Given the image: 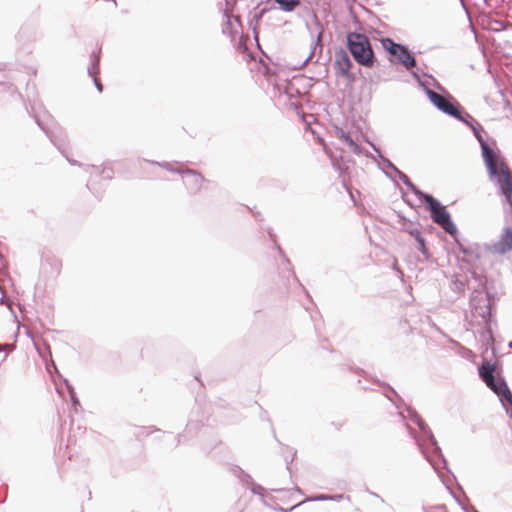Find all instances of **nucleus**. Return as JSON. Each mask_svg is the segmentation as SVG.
<instances>
[{"mask_svg": "<svg viewBox=\"0 0 512 512\" xmlns=\"http://www.w3.org/2000/svg\"><path fill=\"white\" fill-rule=\"evenodd\" d=\"M459 121L465 123L473 132V135L480 144L484 164L491 181L498 187L500 194L504 197V211L512 213V172L502 157L493 139L485 140L482 132L483 126L469 113L459 108Z\"/></svg>", "mask_w": 512, "mask_h": 512, "instance_id": "obj_1", "label": "nucleus"}, {"mask_svg": "<svg viewBox=\"0 0 512 512\" xmlns=\"http://www.w3.org/2000/svg\"><path fill=\"white\" fill-rule=\"evenodd\" d=\"M348 146L350 147L351 151L354 154H356V155L364 154L367 158L375 160V157L373 154H371L368 151H364V149L360 145H358L353 139H349Z\"/></svg>", "mask_w": 512, "mask_h": 512, "instance_id": "obj_27", "label": "nucleus"}, {"mask_svg": "<svg viewBox=\"0 0 512 512\" xmlns=\"http://www.w3.org/2000/svg\"><path fill=\"white\" fill-rule=\"evenodd\" d=\"M192 426H193V424H192V423H188V424H187V427H186V431H187V432H190V431H191V429H192Z\"/></svg>", "mask_w": 512, "mask_h": 512, "instance_id": "obj_45", "label": "nucleus"}, {"mask_svg": "<svg viewBox=\"0 0 512 512\" xmlns=\"http://www.w3.org/2000/svg\"><path fill=\"white\" fill-rule=\"evenodd\" d=\"M382 47L392 56L395 51L400 47V43H396L391 38L381 39Z\"/></svg>", "mask_w": 512, "mask_h": 512, "instance_id": "obj_26", "label": "nucleus"}, {"mask_svg": "<svg viewBox=\"0 0 512 512\" xmlns=\"http://www.w3.org/2000/svg\"><path fill=\"white\" fill-rule=\"evenodd\" d=\"M474 40L478 45V48L481 50V53L485 59H488L495 52H498L500 49V44H498L494 38L491 37V34H473Z\"/></svg>", "mask_w": 512, "mask_h": 512, "instance_id": "obj_13", "label": "nucleus"}, {"mask_svg": "<svg viewBox=\"0 0 512 512\" xmlns=\"http://www.w3.org/2000/svg\"><path fill=\"white\" fill-rule=\"evenodd\" d=\"M265 75L267 76L268 82L272 83L275 81L276 77L273 73H270V69L265 67Z\"/></svg>", "mask_w": 512, "mask_h": 512, "instance_id": "obj_38", "label": "nucleus"}, {"mask_svg": "<svg viewBox=\"0 0 512 512\" xmlns=\"http://www.w3.org/2000/svg\"><path fill=\"white\" fill-rule=\"evenodd\" d=\"M392 57H395L397 62L402 64L409 71L412 70L417 63L415 56L410 52L408 47L403 44L400 45Z\"/></svg>", "mask_w": 512, "mask_h": 512, "instance_id": "obj_16", "label": "nucleus"}, {"mask_svg": "<svg viewBox=\"0 0 512 512\" xmlns=\"http://www.w3.org/2000/svg\"><path fill=\"white\" fill-rule=\"evenodd\" d=\"M250 490L253 494H257L263 497L264 488L260 484H257L255 482L252 483V485L250 486Z\"/></svg>", "mask_w": 512, "mask_h": 512, "instance_id": "obj_33", "label": "nucleus"}, {"mask_svg": "<svg viewBox=\"0 0 512 512\" xmlns=\"http://www.w3.org/2000/svg\"><path fill=\"white\" fill-rule=\"evenodd\" d=\"M149 163L151 164H155V165H158L164 169H166L167 171H170V172H176L177 173V170H183L181 167H178V168H174L173 167V164L169 163V162H157V161H148Z\"/></svg>", "mask_w": 512, "mask_h": 512, "instance_id": "obj_29", "label": "nucleus"}, {"mask_svg": "<svg viewBox=\"0 0 512 512\" xmlns=\"http://www.w3.org/2000/svg\"><path fill=\"white\" fill-rule=\"evenodd\" d=\"M182 437H185V434H179V435L177 436V442H178V443L181 441V438H182Z\"/></svg>", "mask_w": 512, "mask_h": 512, "instance_id": "obj_49", "label": "nucleus"}, {"mask_svg": "<svg viewBox=\"0 0 512 512\" xmlns=\"http://www.w3.org/2000/svg\"><path fill=\"white\" fill-rule=\"evenodd\" d=\"M406 411L408 412L410 419L415 423V414H418L417 411L410 406H406Z\"/></svg>", "mask_w": 512, "mask_h": 512, "instance_id": "obj_37", "label": "nucleus"}, {"mask_svg": "<svg viewBox=\"0 0 512 512\" xmlns=\"http://www.w3.org/2000/svg\"><path fill=\"white\" fill-rule=\"evenodd\" d=\"M393 269L396 270L400 275H403V272L397 267L396 263L393 265Z\"/></svg>", "mask_w": 512, "mask_h": 512, "instance_id": "obj_43", "label": "nucleus"}, {"mask_svg": "<svg viewBox=\"0 0 512 512\" xmlns=\"http://www.w3.org/2000/svg\"><path fill=\"white\" fill-rule=\"evenodd\" d=\"M323 35L324 34H321V33L317 34L315 41H312V43H311V50H310L309 54L305 57V59L299 64L292 65V68L294 70H299V69L303 68L312 59V57L316 53H319V55H321L322 50H323V40H322Z\"/></svg>", "mask_w": 512, "mask_h": 512, "instance_id": "obj_17", "label": "nucleus"}, {"mask_svg": "<svg viewBox=\"0 0 512 512\" xmlns=\"http://www.w3.org/2000/svg\"><path fill=\"white\" fill-rule=\"evenodd\" d=\"M478 374L486 386L499 397L503 408L512 419V392L505 379L496 376V364L487 360L483 361L478 368Z\"/></svg>", "mask_w": 512, "mask_h": 512, "instance_id": "obj_4", "label": "nucleus"}, {"mask_svg": "<svg viewBox=\"0 0 512 512\" xmlns=\"http://www.w3.org/2000/svg\"><path fill=\"white\" fill-rule=\"evenodd\" d=\"M276 248H277L279 254L283 257V262L285 264V269H287L293 275L295 280L298 281V279L296 278V275L292 271L291 263H290L289 259L286 258L285 255H284V251L282 250V248L279 245H276Z\"/></svg>", "mask_w": 512, "mask_h": 512, "instance_id": "obj_30", "label": "nucleus"}, {"mask_svg": "<svg viewBox=\"0 0 512 512\" xmlns=\"http://www.w3.org/2000/svg\"><path fill=\"white\" fill-rule=\"evenodd\" d=\"M239 480L243 485H252V483H254L250 474H248L246 472L242 475L241 478H239Z\"/></svg>", "mask_w": 512, "mask_h": 512, "instance_id": "obj_35", "label": "nucleus"}, {"mask_svg": "<svg viewBox=\"0 0 512 512\" xmlns=\"http://www.w3.org/2000/svg\"><path fill=\"white\" fill-rule=\"evenodd\" d=\"M277 4L278 8L284 12H292L300 6L301 0H266L265 4Z\"/></svg>", "mask_w": 512, "mask_h": 512, "instance_id": "obj_22", "label": "nucleus"}, {"mask_svg": "<svg viewBox=\"0 0 512 512\" xmlns=\"http://www.w3.org/2000/svg\"><path fill=\"white\" fill-rule=\"evenodd\" d=\"M6 69V64L3 62H0V71H3Z\"/></svg>", "mask_w": 512, "mask_h": 512, "instance_id": "obj_44", "label": "nucleus"}, {"mask_svg": "<svg viewBox=\"0 0 512 512\" xmlns=\"http://www.w3.org/2000/svg\"><path fill=\"white\" fill-rule=\"evenodd\" d=\"M31 116L35 119L39 128L47 135L52 144L60 151L71 165H80L78 161L72 160L66 154L67 135L64 129L57 124L52 116L47 112L39 113L35 105L31 106Z\"/></svg>", "mask_w": 512, "mask_h": 512, "instance_id": "obj_5", "label": "nucleus"}, {"mask_svg": "<svg viewBox=\"0 0 512 512\" xmlns=\"http://www.w3.org/2000/svg\"><path fill=\"white\" fill-rule=\"evenodd\" d=\"M490 247V252L505 254L512 249V228L506 226L500 240Z\"/></svg>", "mask_w": 512, "mask_h": 512, "instance_id": "obj_15", "label": "nucleus"}, {"mask_svg": "<svg viewBox=\"0 0 512 512\" xmlns=\"http://www.w3.org/2000/svg\"><path fill=\"white\" fill-rule=\"evenodd\" d=\"M399 180L418 198L420 199L422 197V194H425L426 192H423L420 190L411 180L410 178L401 170H398L395 173Z\"/></svg>", "mask_w": 512, "mask_h": 512, "instance_id": "obj_23", "label": "nucleus"}, {"mask_svg": "<svg viewBox=\"0 0 512 512\" xmlns=\"http://www.w3.org/2000/svg\"><path fill=\"white\" fill-rule=\"evenodd\" d=\"M5 345L0 344V352L4 351Z\"/></svg>", "mask_w": 512, "mask_h": 512, "instance_id": "obj_51", "label": "nucleus"}, {"mask_svg": "<svg viewBox=\"0 0 512 512\" xmlns=\"http://www.w3.org/2000/svg\"><path fill=\"white\" fill-rule=\"evenodd\" d=\"M473 281L476 286L472 287V293L470 297V309L474 317H480L484 323L483 337H488L492 342L493 330V310L496 304L495 293H493L487 283L485 275L479 272L473 273Z\"/></svg>", "mask_w": 512, "mask_h": 512, "instance_id": "obj_2", "label": "nucleus"}, {"mask_svg": "<svg viewBox=\"0 0 512 512\" xmlns=\"http://www.w3.org/2000/svg\"><path fill=\"white\" fill-rule=\"evenodd\" d=\"M469 26H470V28H471V32H472V33L477 32V30L475 29V27L473 26V24H472V23H470V25H469Z\"/></svg>", "mask_w": 512, "mask_h": 512, "instance_id": "obj_47", "label": "nucleus"}, {"mask_svg": "<svg viewBox=\"0 0 512 512\" xmlns=\"http://www.w3.org/2000/svg\"><path fill=\"white\" fill-rule=\"evenodd\" d=\"M229 35L231 36L230 41L233 44V46L235 47L236 51L243 54V60L251 61V60L255 59V54L252 50L253 43H252V39L250 37L251 34H239L238 37H236L237 34H229ZM253 40H254V45H255L256 49L258 51H260L263 55H265V53L263 52V50L261 49V46L259 44V34L258 33L253 34Z\"/></svg>", "mask_w": 512, "mask_h": 512, "instance_id": "obj_10", "label": "nucleus"}, {"mask_svg": "<svg viewBox=\"0 0 512 512\" xmlns=\"http://www.w3.org/2000/svg\"><path fill=\"white\" fill-rule=\"evenodd\" d=\"M383 172H384V174H385L387 177H389L390 179L394 180V178L392 177V175H391L389 172H387V171H385V170H383Z\"/></svg>", "mask_w": 512, "mask_h": 512, "instance_id": "obj_46", "label": "nucleus"}, {"mask_svg": "<svg viewBox=\"0 0 512 512\" xmlns=\"http://www.w3.org/2000/svg\"><path fill=\"white\" fill-rule=\"evenodd\" d=\"M379 384L384 387L383 395L391 401L396 408L401 409L402 406L405 405L404 400L401 396L391 387L388 383L379 382Z\"/></svg>", "mask_w": 512, "mask_h": 512, "instance_id": "obj_21", "label": "nucleus"}, {"mask_svg": "<svg viewBox=\"0 0 512 512\" xmlns=\"http://www.w3.org/2000/svg\"><path fill=\"white\" fill-rule=\"evenodd\" d=\"M268 235H269V238H270L274 243H276V235H275L271 230H269V231H268Z\"/></svg>", "mask_w": 512, "mask_h": 512, "instance_id": "obj_42", "label": "nucleus"}, {"mask_svg": "<svg viewBox=\"0 0 512 512\" xmlns=\"http://www.w3.org/2000/svg\"><path fill=\"white\" fill-rule=\"evenodd\" d=\"M100 56H101V48L98 51H93L90 55V65L87 68L88 75L92 78L93 83L98 92L103 91V85L98 78L100 73Z\"/></svg>", "mask_w": 512, "mask_h": 512, "instance_id": "obj_14", "label": "nucleus"}, {"mask_svg": "<svg viewBox=\"0 0 512 512\" xmlns=\"http://www.w3.org/2000/svg\"><path fill=\"white\" fill-rule=\"evenodd\" d=\"M234 21H235V23H237L239 26H241L240 21H239L236 17H234Z\"/></svg>", "mask_w": 512, "mask_h": 512, "instance_id": "obj_50", "label": "nucleus"}, {"mask_svg": "<svg viewBox=\"0 0 512 512\" xmlns=\"http://www.w3.org/2000/svg\"><path fill=\"white\" fill-rule=\"evenodd\" d=\"M349 55V52L343 48L336 50L334 68L337 75H340L346 80L353 82L356 80V75L351 72L353 63Z\"/></svg>", "mask_w": 512, "mask_h": 512, "instance_id": "obj_11", "label": "nucleus"}, {"mask_svg": "<svg viewBox=\"0 0 512 512\" xmlns=\"http://www.w3.org/2000/svg\"><path fill=\"white\" fill-rule=\"evenodd\" d=\"M334 500V497H331L330 495L325 494H318L315 496H312L310 498H307L306 501H329Z\"/></svg>", "mask_w": 512, "mask_h": 512, "instance_id": "obj_31", "label": "nucleus"}, {"mask_svg": "<svg viewBox=\"0 0 512 512\" xmlns=\"http://www.w3.org/2000/svg\"><path fill=\"white\" fill-rule=\"evenodd\" d=\"M64 382H65V385H66V388H67V391L69 393V396H70V400H71V403H72V407L74 409V411H77L78 407L81 406L80 404V401L76 395V392H75V389L74 387L68 382L67 379H64Z\"/></svg>", "mask_w": 512, "mask_h": 512, "instance_id": "obj_25", "label": "nucleus"}, {"mask_svg": "<svg viewBox=\"0 0 512 512\" xmlns=\"http://www.w3.org/2000/svg\"><path fill=\"white\" fill-rule=\"evenodd\" d=\"M398 416H399L402 420H404V419H405V416H404V414H403V412H402V411H399V412H398Z\"/></svg>", "mask_w": 512, "mask_h": 512, "instance_id": "obj_48", "label": "nucleus"}, {"mask_svg": "<svg viewBox=\"0 0 512 512\" xmlns=\"http://www.w3.org/2000/svg\"><path fill=\"white\" fill-rule=\"evenodd\" d=\"M370 146L373 148V150L377 153L378 157L380 158L381 162L384 164V166L394 173H396L399 169L387 158L385 157L379 147H377L374 143L368 141Z\"/></svg>", "mask_w": 512, "mask_h": 512, "instance_id": "obj_24", "label": "nucleus"}, {"mask_svg": "<svg viewBox=\"0 0 512 512\" xmlns=\"http://www.w3.org/2000/svg\"><path fill=\"white\" fill-rule=\"evenodd\" d=\"M266 10H267L266 8H263L258 14L254 15V18L256 19V21H258L262 17V15L265 13Z\"/></svg>", "mask_w": 512, "mask_h": 512, "instance_id": "obj_41", "label": "nucleus"}, {"mask_svg": "<svg viewBox=\"0 0 512 512\" xmlns=\"http://www.w3.org/2000/svg\"><path fill=\"white\" fill-rule=\"evenodd\" d=\"M415 424L419 427L422 434L427 438V441L431 445V450L426 445L416 438V431L410 425L406 424V428L409 434L416 439V443L424 455L425 459L431 464L436 472H439L441 468H448L447 460L445 459L441 448L439 447L437 440L435 439L429 426L422 420L419 414H415Z\"/></svg>", "mask_w": 512, "mask_h": 512, "instance_id": "obj_3", "label": "nucleus"}, {"mask_svg": "<svg viewBox=\"0 0 512 512\" xmlns=\"http://www.w3.org/2000/svg\"><path fill=\"white\" fill-rule=\"evenodd\" d=\"M337 135L340 139H342L347 145L349 144V139H352L349 133L345 132L343 129H337Z\"/></svg>", "mask_w": 512, "mask_h": 512, "instance_id": "obj_34", "label": "nucleus"}, {"mask_svg": "<svg viewBox=\"0 0 512 512\" xmlns=\"http://www.w3.org/2000/svg\"><path fill=\"white\" fill-rule=\"evenodd\" d=\"M252 32H253V33H256V32H258V31H257V28H256V26H254V27L252 28Z\"/></svg>", "mask_w": 512, "mask_h": 512, "instance_id": "obj_53", "label": "nucleus"}, {"mask_svg": "<svg viewBox=\"0 0 512 512\" xmlns=\"http://www.w3.org/2000/svg\"><path fill=\"white\" fill-rule=\"evenodd\" d=\"M414 78L419 82V84L424 88V91L430 100V102L441 112L454 117L455 119H460L459 117V108L461 107L459 103L455 101V99L446 94L442 96L432 89L426 87L424 83L420 80L419 75L416 72H413Z\"/></svg>", "mask_w": 512, "mask_h": 512, "instance_id": "obj_9", "label": "nucleus"}, {"mask_svg": "<svg viewBox=\"0 0 512 512\" xmlns=\"http://www.w3.org/2000/svg\"><path fill=\"white\" fill-rule=\"evenodd\" d=\"M369 494L371 496L375 497L376 499H378L381 503H385V500L383 499V497L380 496L379 494H377L376 492L369 491Z\"/></svg>", "mask_w": 512, "mask_h": 512, "instance_id": "obj_39", "label": "nucleus"}, {"mask_svg": "<svg viewBox=\"0 0 512 512\" xmlns=\"http://www.w3.org/2000/svg\"><path fill=\"white\" fill-rule=\"evenodd\" d=\"M419 200L426 205V209L429 210L430 217L434 223L439 225L453 238L458 235V229L453 222L450 213L438 199L429 193H425L422 194V197Z\"/></svg>", "mask_w": 512, "mask_h": 512, "instance_id": "obj_8", "label": "nucleus"}, {"mask_svg": "<svg viewBox=\"0 0 512 512\" xmlns=\"http://www.w3.org/2000/svg\"><path fill=\"white\" fill-rule=\"evenodd\" d=\"M408 233L411 237L415 239V242L417 244L416 248L421 252V254L424 256L426 260H429L431 257V254L429 252V249L426 246V241L424 237L422 236L421 232L417 228H410L408 230Z\"/></svg>", "mask_w": 512, "mask_h": 512, "instance_id": "obj_20", "label": "nucleus"}, {"mask_svg": "<svg viewBox=\"0 0 512 512\" xmlns=\"http://www.w3.org/2000/svg\"><path fill=\"white\" fill-rule=\"evenodd\" d=\"M452 495L464 512H479L475 507H471V508L467 507L464 503L461 502V500L453 492H452Z\"/></svg>", "mask_w": 512, "mask_h": 512, "instance_id": "obj_32", "label": "nucleus"}, {"mask_svg": "<svg viewBox=\"0 0 512 512\" xmlns=\"http://www.w3.org/2000/svg\"><path fill=\"white\" fill-rule=\"evenodd\" d=\"M331 497H334V500L333 501H338V500H341L343 498H347V499H350L349 496H345L344 494H337V495H330Z\"/></svg>", "mask_w": 512, "mask_h": 512, "instance_id": "obj_40", "label": "nucleus"}, {"mask_svg": "<svg viewBox=\"0 0 512 512\" xmlns=\"http://www.w3.org/2000/svg\"><path fill=\"white\" fill-rule=\"evenodd\" d=\"M371 32L376 33V32H380V31L375 28H371Z\"/></svg>", "mask_w": 512, "mask_h": 512, "instance_id": "obj_52", "label": "nucleus"}, {"mask_svg": "<svg viewBox=\"0 0 512 512\" xmlns=\"http://www.w3.org/2000/svg\"><path fill=\"white\" fill-rule=\"evenodd\" d=\"M223 17L226 18L225 26L222 27L221 32H238L237 27H234L231 17L228 16L227 12H224Z\"/></svg>", "mask_w": 512, "mask_h": 512, "instance_id": "obj_28", "label": "nucleus"}, {"mask_svg": "<svg viewBox=\"0 0 512 512\" xmlns=\"http://www.w3.org/2000/svg\"><path fill=\"white\" fill-rule=\"evenodd\" d=\"M283 512H286L284 509H281Z\"/></svg>", "mask_w": 512, "mask_h": 512, "instance_id": "obj_54", "label": "nucleus"}, {"mask_svg": "<svg viewBox=\"0 0 512 512\" xmlns=\"http://www.w3.org/2000/svg\"><path fill=\"white\" fill-rule=\"evenodd\" d=\"M473 286H476V283L468 275H455L451 283V289L459 295L464 294L466 287L472 289Z\"/></svg>", "mask_w": 512, "mask_h": 512, "instance_id": "obj_18", "label": "nucleus"}, {"mask_svg": "<svg viewBox=\"0 0 512 512\" xmlns=\"http://www.w3.org/2000/svg\"><path fill=\"white\" fill-rule=\"evenodd\" d=\"M177 173L186 177L184 184L190 194H197L201 190L205 179L199 171L186 168L185 170H177Z\"/></svg>", "mask_w": 512, "mask_h": 512, "instance_id": "obj_12", "label": "nucleus"}, {"mask_svg": "<svg viewBox=\"0 0 512 512\" xmlns=\"http://www.w3.org/2000/svg\"><path fill=\"white\" fill-rule=\"evenodd\" d=\"M460 256V260L468 265L469 274L473 279V273L479 272L484 275V266L490 253V247L478 243H464L454 238Z\"/></svg>", "mask_w": 512, "mask_h": 512, "instance_id": "obj_7", "label": "nucleus"}, {"mask_svg": "<svg viewBox=\"0 0 512 512\" xmlns=\"http://www.w3.org/2000/svg\"><path fill=\"white\" fill-rule=\"evenodd\" d=\"M480 24L484 30H487V32L496 33L507 29L502 20L495 19L488 15L480 17Z\"/></svg>", "mask_w": 512, "mask_h": 512, "instance_id": "obj_19", "label": "nucleus"}, {"mask_svg": "<svg viewBox=\"0 0 512 512\" xmlns=\"http://www.w3.org/2000/svg\"><path fill=\"white\" fill-rule=\"evenodd\" d=\"M231 472L233 473L234 476H236L238 479L242 477V475L245 473V471L239 467V466H234L232 467L231 469Z\"/></svg>", "mask_w": 512, "mask_h": 512, "instance_id": "obj_36", "label": "nucleus"}, {"mask_svg": "<svg viewBox=\"0 0 512 512\" xmlns=\"http://www.w3.org/2000/svg\"><path fill=\"white\" fill-rule=\"evenodd\" d=\"M346 47L352 59L364 68H374L378 59L367 34H346Z\"/></svg>", "mask_w": 512, "mask_h": 512, "instance_id": "obj_6", "label": "nucleus"}]
</instances>
